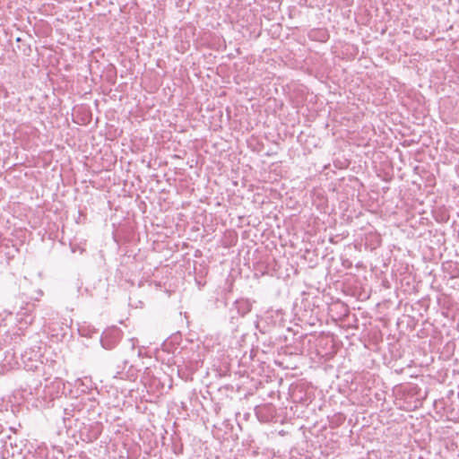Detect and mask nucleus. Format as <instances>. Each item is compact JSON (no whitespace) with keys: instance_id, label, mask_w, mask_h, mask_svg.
<instances>
[{"instance_id":"1","label":"nucleus","mask_w":459,"mask_h":459,"mask_svg":"<svg viewBox=\"0 0 459 459\" xmlns=\"http://www.w3.org/2000/svg\"><path fill=\"white\" fill-rule=\"evenodd\" d=\"M255 412L261 422H277L281 418L273 403H259L255 407Z\"/></svg>"},{"instance_id":"2","label":"nucleus","mask_w":459,"mask_h":459,"mask_svg":"<svg viewBox=\"0 0 459 459\" xmlns=\"http://www.w3.org/2000/svg\"><path fill=\"white\" fill-rule=\"evenodd\" d=\"M81 404L82 403H79L78 405H74V403H70L69 407H65V408L59 406L58 408L56 409V417L60 418L63 420V422L65 424L66 420H69L70 417H74L73 412L75 410H78V411L81 410V408H80Z\"/></svg>"},{"instance_id":"3","label":"nucleus","mask_w":459,"mask_h":459,"mask_svg":"<svg viewBox=\"0 0 459 459\" xmlns=\"http://www.w3.org/2000/svg\"><path fill=\"white\" fill-rule=\"evenodd\" d=\"M235 307L238 310V315L242 316L249 313L252 307L251 304L245 299L237 300L235 303Z\"/></svg>"},{"instance_id":"4","label":"nucleus","mask_w":459,"mask_h":459,"mask_svg":"<svg viewBox=\"0 0 459 459\" xmlns=\"http://www.w3.org/2000/svg\"><path fill=\"white\" fill-rule=\"evenodd\" d=\"M30 396H32V393L26 389L15 391L13 394V398L15 400H23L24 402L32 400Z\"/></svg>"},{"instance_id":"5","label":"nucleus","mask_w":459,"mask_h":459,"mask_svg":"<svg viewBox=\"0 0 459 459\" xmlns=\"http://www.w3.org/2000/svg\"><path fill=\"white\" fill-rule=\"evenodd\" d=\"M327 417L329 419L331 427H338V426L342 425L346 419V417L341 412L335 413L332 417H330V416H327Z\"/></svg>"},{"instance_id":"6","label":"nucleus","mask_w":459,"mask_h":459,"mask_svg":"<svg viewBox=\"0 0 459 459\" xmlns=\"http://www.w3.org/2000/svg\"><path fill=\"white\" fill-rule=\"evenodd\" d=\"M101 344L106 350H111L115 347V342L108 341L107 338L101 339Z\"/></svg>"},{"instance_id":"7","label":"nucleus","mask_w":459,"mask_h":459,"mask_svg":"<svg viewBox=\"0 0 459 459\" xmlns=\"http://www.w3.org/2000/svg\"><path fill=\"white\" fill-rule=\"evenodd\" d=\"M433 405L436 408H437V405H440V409L446 410V405H448V404L440 403H433ZM449 405H452V403H450Z\"/></svg>"},{"instance_id":"8","label":"nucleus","mask_w":459,"mask_h":459,"mask_svg":"<svg viewBox=\"0 0 459 459\" xmlns=\"http://www.w3.org/2000/svg\"><path fill=\"white\" fill-rule=\"evenodd\" d=\"M408 406L406 407H403V409H405V410H415L417 408V405H413L411 406L413 403H406Z\"/></svg>"},{"instance_id":"9","label":"nucleus","mask_w":459,"mask_h":459,"mask_svg":"<svg viewBox=\"0 0 459 459\" xmlns=\"http://www.w3.org/2000/svg\"><path fill=\"white\" fill-rule=\"evenodd\" d=\"M135 409L140 412L143 413L147 410V407L145 405L143 407H141L140 405L136 404Z\"/></svg>"},{"instance_id":"10","label":"nucleus","mask_w":459,"mask_h":459,"mask_svg":"<svg viewBox=\"0 0 459 459\" xmlns=\"http://www.w3.org/2000/svg\"><path fill=\"white\" fill-rule=\"evenodd\" d=\"M213 405H214V406H213V409H214V411L217 412V404H216V403H214Z\"/></svg>"}]
</instances>
